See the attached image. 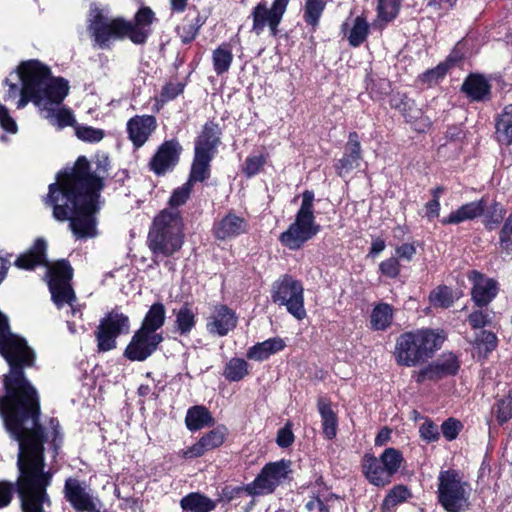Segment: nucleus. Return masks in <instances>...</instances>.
<instances>
[{
	"mask_svg": "<svg viewBox=\"0 0 512 512\" xmlns=\"http://www.w3.org/2000/svg\"><path fill=\"white\" fill-rule=\"evenodd\" d=\"M0 355L10 366L4 376L6 395L0 396V417L11 437L20 442L44 436L39 424L40 406L35 388L23 369L34 363V351L24 338L12 333L8 319L0 312Z\"/></svg>",
	"mask_w": 512,
	"mask_h": 512,
	"instance_id": "f257e3e1",
	"label": "nucleus"
},
{
	"mask_svg": "<svg viewBox=\"0 0 512 512\" xmlns=\"http://www.w3.org/2000/svg\"><path fill=\"white\" fill-rule=\"evenodd\" d=\"M105 168L91 171L89 161L79 157L74 166L58 173L57 182L49 185L47 203L53 208L56 220L69 221L76 239L97 236L99 191L103 188Z\"/></svg>",
	"mask_w": 512,
	"mask_h": 512,
	"instance_id": "f03ea898",
	"label": "nucleus"
},
{
	"mask_svg": "<svg viewBox=\"0 0 512 512\" xmlns=\"http://www.w3.org/2000/svg\"><path fill=\"white\" fill-rule=\"evenodd\" d=\"M24 88L17 108L32 101L42 116L58 128L74 125L71 111L60 104L68 95L69 84L63 78H52L50 69L37 60H29L22 67Z\"/></svg>",
	"mask_w": 512,
	"mask_h": 512,
	"instance_id": "7ed1b4c3",
	"label": "nucleus"
},
{
	"mask_svg": "<svg viewBox=\"0 0 512 512\" xmlns=\"http://www.w3.org/2000/svg\"><path fill=\"white\" fill-rule=\"evenodd\" d=\"M44 436L18 442V493L24 512H43V504L48 501L46 487L50 476L44 473Z\"/></svg>",
	"mask_w": 512,
	"mask_h": 512,
	"instance_id": "20e7f679",
	"label": "nucleus"
},
{
	"mask_svg": "<svg viewBox=\"0 0 512 512\" xmlns=\"http://www.w3.org/2000/svg\"><path fill=\"white\" fill-rule=\"evenodd\" d=\"M46 249V241L41 238L37 239L27 252L16 259L15 266L20 269L31 270L38 265H45L49 276V290L55 305L60 309L64 304H68L72 316H76V314L81 316V309L75 305L76 295L70 285L73 276L72 267L65 260L48 265Z\"/></svg>",
	"mask_w": 512,
	"mask_h": 512,
	"instance_id": "39448f33",
	"label": "nucleus"
},
{
	"mask_svg": "<svg viewBox=\"0 0 512 512\" xmlns=\"http://www.w3.org/2000/svg\"><path fill=\"white\" fill-rule=\"evenodd\" d=\"M444 341L440 332L421 329L402 334L396 342L394 356L399 365L413 367L431 358Z\"/></svg>",
	"mask_w": 512,
	"mask_h": 512,
	"instance_id": "423d86ee",
	"label": "nucleus"
},
{
	"mask_svg": "<svg viewBox=\"0 0 512 512\" xmlns=\"http://www.w3.org/2000/svg\"><path fill=\"white\" fill-rule=\"evenodd\" d=\"M437 480L438 503L446 512H465L469 509L473 490L462 472L455 469L443 470Z\"/></svg>",
	"mask_w": 512,
	"mask_h": 512,
	"instance_id": "0eeeda50",
	"label": "nucleus"
},
{
	"mask_svg": "<svg viewBox=\"0 0 512 512\" xmlns=\"http://www.w3.org/2000/svg\"><path fill=\"white\" fill-rule=\"evenodd\" d=\"M313 202L314 193L304 191L294 222L279 236L280 243L286 248L298 250L318 233L319 225L315 221Z\"/></svg>",
	"mask_w": 512,
	"mask_h": 512,
	"instance_id": "6e6552de",
	"label": "nucleus"
},
{
	"mask_svg": "<svg viewBox=\"0 0 512 512\" xmlns=\"http://www.w3.org/2000/svg\"><path fill=\"white\" fill-rule=\"evenodd\" d=\"M288 473L289 462L282 460L268 463L262 468L254 481L244 487L233 488L229 494L225 493V495L231 500L240 496L243 492L251 496L270 494L287 478Z\"/></svg>",
	"mask_w": 512,
	"mask_h": 512,
	"instance_id": "1a4fd4ad",
	"label": "nucleus"
},
{
	"mask_svg": "<svg viewBox=\"0 0 512 512\" xmlns=\"http://www.w3.org/2000/svg\"><path fill=\"white\" fill-rule=\"evenodd\" d=\"M303 294L302 284L289 275L283 276L273 284L272 300L284 305L287 311L298 320L306 317Z\"/></svg>",
	"mask_w": 512,
	"mask_h": 512,
	"instance_id": "9d476101",
	"label": "nucleus"
},
{
	"mask_svg": "<svg viewBox=\"0 0 512 512\" xmlns=\"http://www.w3.org/2000/svg\"><path fill=\"white\" fill-rule=\"evenodd\" d=\"M130 330L129 317L123 313L112 311L106 315L95 333L99 351L106 352L116 347V338L127 334Z\"/></svg>",
	"mask_w": 512,
	"mask_h": 512,
	"instance_id": "9b49d317",
	"label": "nucleus"
},
{
	"mask_svg": "<svg viewBox=\"0 0 512 512\" xmlns=\"http://www.w3.org/2000/svg\"><path fill=\"white\" fill-rule=\"evenodd\" d=\"M162 340L161 334L140 328L127 345L124 356L131 361H144L156 351Z\"/></svg>",
	"mask_w": 512,
	"mask_h": 512,
	"instance_id": "f8f14e48",
	"label": "nucleus"
},
{
	"mask_svg": "<svg viewBox=\"0 0 512 512\" xmlns=\"http://www.w3.org/2000/svg\"><path fill=\"white\" fill-rule=\"evenodd\" d=\"M290 0H274L271 8L259 3L253 10V29L275 32Z\"/></svg>",
	"mask_w": 512,
	"mask_h": 512,
	"instance_id": "ddd939ff",
	"label": "nucleus"
},
{
	"mask_svg": "<svg viewBox=\"0 0 512 512\" xmlns=\"http://www.w3.org/2000/svg\"><path fill=\"white\" fill-rule=\"evenodd\" d=\"M183 233L149 232L148 246L153 253V261L158 263L160 259L170 257L179 251L183 245Z\"/></svg>",
	"mask_w": 512,
	"mask_h": 512,
	"instance_id": "4468645a",
	"label": "nucleus"
},
{
	"mask_svg": "<svg viewBox=\"0 0 512 512\" xmlns=\"http://www.w3.org/2000/svg\"><path fill=\"white\" fill-rule=\"evenodd\" d=\"M88 21L90 32H133L131 22L122 18H110L106 9H101L96 4L90 7Z\"/></svg>",
	"mask_w": 512,
	"mask_h": 512,
	"instance_id": "2eb2a0df",
	"label": "nucleus"
},
{
	"mask_svg": "<svg viewBox=\"0 0 512 512\" xmlns=\"http://www.w3.org/2000/svg\"><path fill=\"white\" fill-rule=\"evenodd\" d=\"M228 429L219 425L213 430L205 433L195 444L180 451V456L186 459H193L203 456L206 452L220 447L226 440Z\"/></svg>",
	"mask_w": 512,
	"mask_h": 512,
	"instance_id": "dca6fc26",
	"label": "nucleus"
},
{
	"mask_svg": "<svg viewBox=\"0 0 512 512\" xmlns=\"http://www.w3.org/2000/svg\"><path fill=\"white\" fill-rule=\"evenodd\" d=\"M237 316L225 305H216L207 318L206 329L215 336H226L237 325Z\"/></svg>",
	"mask_w": 512,
	"mask_h": 512,
	"instance_id": "f3484780",
	"label": "nucleus"
},
{
	"mask_svg": "<svg viewBox=\"0 0 512 512\" xmlns=\"http://www.w3.org/2000/svg\"><path fill=\"white\" fill-rule=\"evenodd\" d=\"M459 369L457 358L452 353L443 354L435 362L416 373V381L437 380L445 376L454 375Z\"/></svg>",
	"mask_w": 512,
	"mask_h": 512,
	"instance_id": "a211bd4d",
	"label": "nucleus"
},
{
	"mask_svg": "<svg viewBox=\"0 0 512 512\" xmlns=\"http://www.w3.org/2000/svg\"><path fill=\"white\" fill-rule=\"evenodd\" d=\"M361 161V145L358 134L351 132L348 137L344 155L335 164L336 173L341 178H346L359 168Z\"/></svg>",
	"mask_w": 512,
	"mask_h": 512,
	"instance_id": "6ab92c4d",
	"label": "nucleus"
},
{
	"mask_svg": "<svg viewBox=\"0 0 512 512\" xmlns=\"http://www.w3.org/2000/svg\"><path fill=\"white\" fill-rule=\"evenodd\" d=\"M468 279L472 283V300L478 307L488 305L497 295V282L477 271H471Z\"/></svg>",
	"mask_w": 512,
	"mask_h": 512,
	"instance_id": "aec40b11",
	"label": "nucleus"
},
{
	"mask_svg": "<svg viewBox=\"0 0 512 512\" xmlns=\"http://www.w3.org/2000/svg\"><path fill=\"white\" fill-rule=\"evenodd\" d=\"M181 150L175 140L164 142L150 162L151 169L158 175L166 173L177 164Z\"/></svg>",
	"mask_w": 512,
	"mask_h": 512,
	"instance_id": "412c9836",
	"label": "nucleus"
},
{
	"mask_svg": "<svg viewBox=\"0 0 512 512\" xmlns=\"http://www.w3.org/2000/svg\"><path fill=\"white\" fill-rule=\"evenodd\" d=\"M157 122L154 116L137 115L127 122V133L135 147H141L156 129Z\"/></svg>",
	"mask_w": 512,
	"mask_h": 512,
	"instance_id": "4be33fe9",
	"label": "nucleus"
},
{
	"mask_svg": "<svg viewBox=\"0 0 512 512\" xmlns=\"http://www.w3.org/2000/svg\"><path fill=\"white\" fill-rule=\"evenodd\" d=\"M391 106L399 110L406 120L412 123L416 130L424 131L429 123L422 118L421 109L417 108L415 102L402 94H396L391 99Z\"/></svg>",
	"mask_w": 512,
	"mask_h": 512,
	"instance_id": "5701e85b",
	"label": "nucleus"
},
{
	"mask_svg": "<svg viewBox=\"0 0 512 512\" xmlns=\"http://www.w3.org/2000/svg\"><path fill=\"white\" fill-rule=\"evenodd\" d=\"M65 497L70 504L78 511H91L94 503L86 487L79 480L69 478L64 487Z\"/></svg>",
	"mask_w": 512,
	"mask_h": 512,
	"instance_id": "b1692460",
	"label": "nucleus"
},
{
	"mask_svg": "<svg viewBox=\"0 0 512 512\" xmlns=\"http://www.w3.org/2000/svg\"><path fill=\"white\" fill-rule=\"evenodd\" d=\"M246 231V221L242 217L231 212L216 222L213 227L215 237L220 240L235 238Z\"/></svg>",
	"mask_w": 512,
	"mask_h": 512,
	"instance_id": "393cba45",
	"label": "nucleus"
},
{
	"mask_svg": "<svg viewBox=\"0 0 512 512\" xmlns=\"http://www.w3.org/2000/svg\"><path fill=\"white\" fill-rule=\"evenodd\" d=\"M486 206V201L484 199L466 203L455 211H452L447 217L442 218L441 223L444 225H455L465 221L474 220L484 214Z\"/></svg>",
	"mask_w": 512,
	"mask_h": 512,
	"instance_id": "a878e982",
	"label": "nucleus"
},
{
	"mask_svg": "<svg viewBox=\"0 0 512 512\" xmlns=\"http://www.w3.org/2000/svg\"><path fill=\"white\" fill-rule=\"evenodd\" d=\"M363 473L367 480L378 487H384L391 483V477L385 470L379 457L366 454L362 461Z\"/></svg>",
	"mask_w": 512,
	"mask_h": 512,
	"instance_id": "bb28decb",
	"label": "nucleus"
},
{
	"mask_svg": "<svg viewBox=\"0 0 512 512\" xmlns=\"http://www.w3.org/2000/svg\"><path fill=\"white\" fill-rule=\"evenodd\" d=\"M153 232L183 233V222L178 210L164 209L154 219Z\"/></svg>",
	"mask_w": 512,
	"mask_h": 512,
	"instance_id": "cd10ccee",
	"label": "nucleus"
},
{
	"mask_svg": "<svg viewBox=\"0 0 512 512\" xmlns=\"http://www.w3.org/2000/svg\"><path fill=\"white\" fill-rule=\"evenodd\" d=\"M402 0H377V15L374 28L382 30L399 14Z\"/></svg>",
	"mask_w": 512,
	"mask_h": 512,
	"instance_id": "c85d7f7f",
	"label": "nucleus"
},
{
	"mask_svg": "<svg viewBox=\"0 0 512 512\" xmlns=\"http://www.w3.org/2000/svg\"><path fill=\"white\" fill-rule=\"evenodd\" d=\"M462 90L473 101L486 100L490 95V85L480 75H470L462 84Z\"/></svg>",
	"mask_w": 512,
	"mask_h": 512,
	"instance_id": "c756f323",
	"label": "nucleus"
},
{
	"mask_svg": "<svg viewBox=\"0 0 512 512\" xmlns=\"http://www.w3.org/2000/svg\"><path fill=\"white\" fill-rule=\"evenodd\" d=\"M285 347L284 341L279 338H270L258 343L247 351V357L256 361H263Z\"/></svg>",
	"mask_w": 512,
	"mask_h": 512,
	"instance_id": "7c9ffc66",
	"label": "nucleus"
},
{
	"mask_svg": "<svg viewBox=\"0 0 512 512\" xmlns=\"http://www.w3.org/2000/svg\"><path fill=\"white\" fill-rule=\"evenodd\" d=\"M185 424L190 431H197L213 425L214 419L206 407L196 405L188 409Z\"/></svg>",
	"mask_w": 512,
	"mask_h": 512,
	"instance_id": "2f4dec72",
	"label": "nucleus"
},
{
	"mask_svg": "<svg viewBox=\"0 0 512 512\" xmlns=\"http://www.w3.org/2000/svg\"><path fill=\"white\" fill-rule=\"evenodd\" d=\"M180 506L189 512H211L216 508V503L201 493L193 492L181 499Z\"/></svg>",
	"mask_w": 512,
	"mask_h": 512,
	"instance_id": "473e14b6",
	"label": "nucleus"
},
{
	"mask_svg": "<svg viewBox=\"0 0 512 512\" xmlns=\"http://www.w3.org/2000/svg\"><path fill=\"white\" fill-rule=\"evenodd\" d=\"M495 128L496 139L499 143L504 145L512 143V104L506 106L498 116Z\"/></svg>",
	"mask_w": 512,
	"mask_h": 512,
	"instance_id": "72a5a7b5",
	"label": "nucleus"
},
{
	"mask_svg": "<svg viewBox=\"0 0 512 512\" xmlns=\"http://www.w3.org/2000/svg\"><path fill=\"white\" fill-rule=\"evenodd\" d=\"M318 411L322 419L323 433L328 439H333L337 433V417L331 408L330 403L320 398L317 402Z\"/></svg>",
	"mask_w": 512,
	"mask_h": 512,
	"instance_id": "f704fd0d",
	"label": "nucleus"
},
{
	"mask_svg": "<svg viewBox=\"0 0 512 512\" xmlns=\"http://www.w3.org/2000/svg\"><path fill=\"white\" fill-rule=\"evenodd\" d=\"M219 141L217 131L213 125H205L198 137L195 154L213 157V150Z\"/></svg>",
	"mask_w": 512,
	"mask_h": 512,
	"instance_id": "c9c22d12",
	"label": "nucleus"
},
{
	"mask_svg": "<svg viewBox=\"0 0 512 512\" xmlns=\"http://www.w3.org/2000/svg\"><path fill=\"white\" fill-rule=\"evenodd\" d=\"M233 61L230 43H223L212 53L213 69L217 75H222L230 69Z\"/></svg>",
	"mask_w": 512,
	"mask_h": 512,
	"instance_id": "e433bc0d",
	"label": "nucleus"
},
{
	"mask_svg": "<svg viewBox=\"0 0 512 512\" xmlns=\"http://www.w3.org/2000/svg\"><path fill=\"white\" fill-rule=\"evenodd\" d=\"M393 320V309L389 304L381 303L374 307L370 316V325L374 330L387 329Z\"/></svg>",
	"mask_w": 512,
	"mask_h": 512,
	"instance_id": "4c0bfd02",
	"label": "nucleus"
},
{
	"mask_svg": "<svg viewBox=\"0 0 512 512\" xmlns=\"http://www.w3.org/2000/svg\"><path fill=\"white\" fill-rule=\"evenodd\" d=\"M165 313V307L162 303L153 304L145 315L140 328L149 332H156L164 324Z\"/></svg>",
	"mask_w": 512,
	"mask_h": 512,
	"instance_id": "58836bf2",
	"label": "nucleus"
},
{
	"mask_svg": "<svg viewBox=\"0 0 512 512\" xmlns=\"http://www.w3.org/2000/svg\"><path fill=\"white\" fill-rule=\"evenodd\" d=\"M325 7V0H305L303 19L311 29L317 28Z\"/></svg>",
	"mask_w": 512,
	"mask_h": 512,
	"instance_id": "ea45409f",
	"label": "nucleus"
},
{
	"mask_svg": "<svg viewBox=\"0 0 512 512\" xmlns=\"http://www.w3.org/2000/svg\"><path fill=\"white\" fill-rule=\"evenodd\" d=\"M379 458L391 478L400 470L404 463L402 453L395 448H386Z\"/></svg>",
	"mask_w": 512,
	"mask_h": 512,
	"instance_id": "a19ab883",
	"label": "nucleus"
},
{
	"mask_svg": "<svg viewBox=\"0 0 512 512\" xmlns=\"http://www.w3.org/2000/svg\"><path fill=\"white\" fill-rule=\"evenodd\" d=\"M249 373V364L241 358H232L226 364L223 375L229 381H240Z\"/></svg>",
	"mask_w": 512,
	"mask_h": 512,
	"instance_id": "79ce46f5",
	"label": "nucleus"
},
{
	"mask_svg": "<svg viewBox=\"0 0 512 512\" xmlns=\"http://www.w3.org/2000/svg\"><path fill=\"white\" fill-rule=\"evenodd\" d=\"M211 156L195 154L194 162L191 169V174L188 182L204 181L209 177V164Z\"/></svg>",
	"mask_w": 512,
	"mask_h": 512,
	"instance_id": "37998d69",
	"label": "nucleus"
},
{
	"mask_svg": "<svg viewBox=\"0 0 512 512\" xmlns=\"http://www.w3.org/2000/svg\"><path fill=\"white\" fill-rule=\"evenodd\" d=\"M176 327L180 334H188L195 326V313L189 305H183L176 313Z\"/></svg>",
	"mask_w": 512,
	"mask_h": 512,
	"instance_id": "c03bdc74",
	"label": "nucleus"
},
{
	"mask_svg": "<svg viewBox=\"0 0 512 512\" xmlns=\"http://www.w3.org/2000/svg\"><path fill=\"white\" fill-rule=\"evenodd\" d=\"M429 301L434 307L448 308L454 303V297L451 289L446 286H440L430 293Z\"/></svg>",
	"mask_w": 512,
	"mask_h": 512,
	"instance_id": "a18cd8bd",
	"label": "nucleus"
},
{
	"mask_svg": "<svg viewBox=\"0 0 512 512\" xmlns=\"http://www.w3.org/2000/svg\"><path fill=\"white\" fill-rule=\"evenodd\" d=\"M453 65V61L447 59L446 61L438 64L435 68L427 70L420 76V81L428 85L438 83L439 80L443 79L450 67Z\"/></svg>",
	"mask_w": 512,
	"mask_h": 512,
	"instance_id": "49530a36",
	"label": "nucleus"
},
{
	"mask_svg": "<svg viewBox=\"0 0 512 512\" xmlns=\"http://www.w3.org/2000/svg\"><path fill=\"white\" fill-rule=\"evenodd\" d=\"M499 248L501 253L512 255V213L504 220L499 232Z\"/></svg>",
	"mask_w": 512,
	"mask_h": 512,
	"instance_id": "de8ad7c7",
	"label": "nucleus"
},
{
	"mask_svg": "<svg viewBox=\"0 0 512 512\" xmlns=\"http://www.w3.org/2000/svg\"><path fill=\"white\" fill-rule=\"evenodd\" d=\"M493 413L499 424H503L512 419V391L497 402L494 406Z\"/></svg>",
	"mask_w": 512,
	"mask_h": 512,
	"instance_id": "09e8293b",
	"label": "nucleus"
},
{
	"mask_svg": "<svg viewBox=\"0 0 512 512\" xmlns=\"http://www.w3.org/2000/svg\"><path fill=\"white\" fill-rule=\"evenodd\" d=\"M410 496V492L406 486L398 485L392 488L385 497L382 507L383 509H390L399 503L406 501Z\"/></svg>",
	"mask_w": 512,
	"mask_h": 512,
	"instance_id": "8fccbe9b",
	"label": "nucleus"
},
{
	"mask_svg": "<svg viewBox=\"0 0 512 512\" xmlns=\"http://www.w3.org/2000/svg\"><path fill=\"white\" fill-rule=\"evenodd\" d=\"M506 210L500 203H493L484 216V224L489 230L495 229L504 219Z\"/></svg>",
	"mask_w": 512,
	"mask_h": 512,
	"instance_id": "3c124183",
	"label": "nucleus"
},
{
	"mask_svg": "<svg viewBox=\"0 0 512 512\" xmlns=\"http://www.w3.org/2000/svg\"><path fill=\"white\" fill-rule=\"evenodd\" d=\"M75 134L80 140L89 143L99 142L105 136V132L102 129L86 125H76Z\"/></svg>",
	"mask_w": 512,
	"mask_h": 512,
	"instance_id": "603ef678",
	"label": "nucleus"
},
{
	"mask_svg": "<svg viewBox=\"0 0 512 512\" xmlns=\"http://www.w3.org/2000/svg\"><path fill=\"white\" fill-rule=\"evenodd\" d=\"M192 184L190 182H186L181 187L175 189L170 197L168 209H175L177 207L183 205L189 198L191 193Z\"/></svg>",
	"mask_w": 512,
	"mask_h": 512,
	"instance_id": "864d4df0",
	"label": "nucleus"
},
{
	"mask_svg": "<svg viewBox=\"0 0 512 512\" xmlns=\"http://www.w3.org/2000/svg\"><path fill=\"white\" fill-rule=\"evenodd\" d=\"M475 342L480 351L483 350L485 353H490L497 346V337L491 332L482 331L477 336Z\"/></svg>",
	"mask_w": 512,
	"mask_h": 512,
	"instance_id": "5fc2aeb1",
	"label": "nucleus"
},
{
	"mask_svg": "<svg viewBox=\"0 0 512 512\" xmlns=\"http://www.w3.org/2000/svg\"><path fill=\"white\" fill-rule=\"evenodd\" d=\"M266 162V158L263 155L249 156L243 168V172L248 176L252 177L256 175Z\"/></svg>",
	"mask_w": 512,
	"mask_h": 512,
	"instance_id": "6e6d98bb",
	"label": "nucleus"
},
{
	"mask_svg": "<svg viewBox=\"0 0 512 512\" xmlns=\"http://www.w3.org/2000/svg\"><path fill=\"white\" fill-rule=\"evenodd\" d=\"M419 433L426 442H434L439 438L438 427L430 420H425L419 428Z\"/></svg>",
	"mask_w": 512,
	"mask_h": 512,
	"instance_id": "4d7b16f0",
	"label": "nucleus"
},
{
	"mask_svg": "<svg viewBox=\"0 0 512 512\" xmlns=\"http://www.w3.org/2000/svg\"><path fill=\"white\" fill-rule=\"evenodd\" d=\"M379 270L389 278H396L400 272L399 261L394 257L386 259L380 263Z\"/></svg>",
	"mask_w": 512,
	"mask_h": 512,
	"instance_id": "13d9d810",
	"label": "nucleus"
},
{
	"mask_svg": "<svg viewBox=\"0 0 512 512\" xmlns=\"http://www.w3.org/2000/svg\"><path fill=\"white\" fill-rule=\"evenodd\" d=\"M184 86L181 82H169L167 83L161 92V100L163 102L169 101L177 97L183 92Z\"/></svg>",
	"mask_w": 512,
	"mask_h": 512,
	"instance_id": "bf43d9fd",
	"label": "nucleus"
},
{
	"mask_svg": "<svg viewBox=\"0 0 512 512\" xmlns=\"http://www.w3.org/2000/svg\"><path fill=\"white\" fill-rule=\"evenodd\" d=\"M460 427H461L460 422L456 421L455 419L450 418L443 422V424L441 425V431H442L443 436L448 441H451L457 437V435L460 431Z\"/></svg>",
	"mask_w": 512,
	"mask_h": 512,
	"instance_id": "052dcab7",
	"label": "nucleus"
},
{
	"mask_svg": "<svg viewBox=\"0 0 512 512\" xmlns=\"http://www.w3.org/2000/svg\"><path fill=\"white\" fill-rule=\"evenodd\" d=\"M469 324L474 329H480L490 322V314L487 311L476 310L468 317Z\"/></svg>",
	"mask_w": 512,
	"mask_h": 512,
	"instance_id": "680f3d73",
	"label": "nucleus"
},
{
	"mask_svg": "<svg viewBox=\"0 0 512 512\" xmlns=\"http://www.w3.org/2000/svg\"><path fill=\"white\" fill-rule=\"evenodd\" d=\"M155 19L154 12L149 7L141 8L135 15V23L139 28L149 26Z\"/></svg>",
	"mask_w": 512,
	"mask_h": 512,
	"instance_id": "e2e57ef3",
	"label": "nucleus"
},
{
	"mask_svg": "<svg viewBox=\"0 0 512 512\" xmlns=\"http://www.w3.org/2000/svg\"><path fill=\"white\" fill-rule=\"evenodd\" d=\"M0 125L7 132L15 133L17 131V125L15 121L9 115L6 107L2 104H0Z\"/></svg>",
	"mask_w": 512,
	"mask_h": 512,
	"instance_id": "0e129e2a",
	"label": "nucleus"
},
{
	"mask_svg": "<svg viewBox=\"0 0 512 512\" xmlns=\"http://www.w3.org/2000/svg\"><path fill=\"white\" fill-rule=\"evenodd\" d=\"M14 493V486L12 483L2 481L0 482V508L6 507L10 504Z\"/></svg>",
	"mask_w": 512,
	"mask_h": 512,
	"instance_id": "69168bd1",
	"label": "nucleus"
},
{
	"mask_svg": "<svg viewBox=\"0 0 512 512\" xmlns=\"http://www.w3.org/2000/svg\"><path fill=\"white\" fill-rule=\"evenodd\" d=\"M125 34H93V42L99 48H108L113 40L124 39Z\"/></svg>",
	"mask_w": 512,
	"mask_h": 512,
	"instance_id": "338daca9",
	"label": "nucleus"
},
{
	"mask_svg": "<svg viewBox=\"0 0 512 512\" xmlns=\"http://www.w3.org/2000/svg\"><path fill=\"white\" fill-rule=\"evenodd\" d=\"M293 441L294 435L289 425H286L278 431L276 442L280 447H289Z\"/></svg>",
	"mask_w": 512,
	"mask_h": 512,
	"instance_id": "774afa93",
	"label": "nucleus"
}]
</instances>
